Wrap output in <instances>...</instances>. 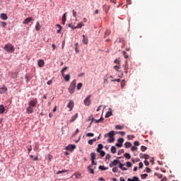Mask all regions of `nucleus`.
Returning a JSON list of instances; mask_svg holds the SVG:
<instances>
[{"label":"nucleus","mask_w":181,"mask_h":181,"mask_svg":"<svg viewBox=\"0 0 181 181\" xmlns=\"http://www.w3.org/2000/svg\"><path fill=\"white\" fill-rule=\"evenodd\" d=\"M115 134V131H111L107 134H105L104 135L105 138L108 137L109 139H107V142L109 144H112V142H114L115 141V139L114 138V135Z\"/></svg>","instance_id":"f257e3e1"},{"label":"nucleus","mask_w":181,"mask_h":181,"mask_svg":"<svg viewBox=\"0 0 181 181\" xmlns=\"http://www.w3.org/2000/svg\"><path fill=\"white\" fill-rule=\"evenodd\" d=\"M4 49L5 52H7V53H13L15 52V48L13 47V45L12 44H6L4 47Z\"/></svg>","instance_id":"f03ea898"},{"label":"nucleus","mask_w":181,"mask_h":181,"mask_svg":"<svg viewBox=\"0 0 181 181\" xmlns=\"http://www.w3.org/2000/svg\"><path fill=\"white\" fill-rule=\"evenodd\" d=\"M76 79H74L70 84L69 88V91L71 94H73L74 93V90H76Z\"/></svg>","instance_id":"7ed1b4c3"},{"label":"nucleus","mask_w":181,"mask_h":181,"mask_svg":"<svg viewBox=\"0 0 181 181\" xmlns=\"http://www.w3.org/2000/svg\"><path fill=\"white\" fill-rule=\"evenodd\" d=\"M29 107H34L37 105V99H33L28 103Z\"/></svg>","instance_id":"20e7f679"},{"label":"nucleus","mask_w":181,"mask_h":181,"mask_svg":"<svg viewBox=\"0 0 181 181\" xmlns=\"http://www.w3.org/2000/svg\"><path fill=\"white\" fill-rule=\"evenodd\" d=\"M119 163H121L119 160H114L112 161L109 166L110 168H114V166H117V165H119Z\"/></svg>","instance_id":"39448f33"},{"label":"nucleus","mask_w":181,"mask_h":181,"mask_svg":"<svg viewBox=\"0 0 181 181\" xmlns=\"http://www.w3.org/2000/svg\"><path fill=\"white\" fill-rule=\"evenodd\" d=\"M90 98H91V95H89L86 98V99L83 100V104L88 106L91 103V100H90Z\"/></svg>","instance_id":"423d86ee"},{"label":"nucleus","mask_w":181,"mask_h":181,"mask_svg":"<svg viewBox=\"0 0 181 181\" xmlns=\"http://www.w3.org/2000/svg\"><path fill=\"white\" fill-rule=\"evenodd\" d=\"M66 151H69L70 152H73L74 149H76V145L69 144L68 146L66 147Z\"/></svg>","instance_id":"0eeeda50"},{"label":"nucleus","mask_w":181,"mask_h":181,"mask_svg":"<svg viewBox=\"0 0 181 181\" xmlns=\"http://www.w3.org/2000/svg\"><path fill=\"white\" fill-rule=\"evenodd\" d=\"M32 21H33V18H32V17H28V18H25V19L23 21V25H28V24L30 23V22H32Z\"/></svg>","instance_id":"6e6552de"},{"label":"nucleus","mask_w":181,"mask_h":181,"mask_svg":"<svg viewBox=\"0 0 181 181\" xmlns=\"http://www.w3.org/2000/svg\"><path fill=\"white\" fill-rule=\"evenodd\" d=\"M117 142L115 145L118 147V148H121L122 146V144H124V139L122 138H119L117 140Z\"/></svg>","instance_id":"1a4fd4ad"},{"label":"nucleus","mask_w":181,"mask_h":181,"mask_svg":"<svg viewBox=\"0 0 181 181\" xmlns=\"http://www.w3.org/2000/svg\"><path fill=\"white\" fill-rule=\"evenodd\" d=\"M73 107H74V102L73 100H70L67 105V107L69 108V111H73Z\"/></svg>","instance_id":"9d476101"},{"label":"nucleus","mask_w":181,"mask_h":181,"mask_svg":"<svg viewBox=\"0 0 181 181\" xmlns=\"http://www.w3.org/2000/svg\"><path fill=\"white\" fill-rule=\"evenodd\" d=\"M8 91V88L4 86V87L0 88V94H5Z\"/></svg>","instance_id":"9b49d317"},{"label":"nucleus","mask_w":181,"mask_h":181,"mask_svg":"<svg viewBox=\"0 0 181 181\" xmlns=\"http://www.w3.org/2000/svg\"><path fill=\"white\" fill-rule=\"evenodd\" d=\"M9 76L11 78H18V73L16 72H10Z\"/></svg>","instance_id":"f8f14e48"},{"label":"nucleus","mask_w":181,"mask_h":181,"mask_svg":"<svg viewBox=\"0 0 181 181\" xmlns=\"http://www.w3.org/2000/svg\"><path fill=\"white\" fill-rule=\"evenodd\" d=\"M78 117V114L76 113L75 115H74L71 117L69 122H74V121H76V119H77Z\"/></svg>","instance_id":"ddd939ff"},{"label":"nucleus","mask_w":181,"mask_h":181,"mask_svg":"<svg viewBox=\"0 0 181 181\" xmlns=\"http://www.w3.org/2000/svg\"><path fill=\"white\" fill-rule=\"evenodd\" d=\"M82 42L83 43H84V45H88V37H87V36L83 35Z\"/></svg>","instance_id":"4468645a"},{"label":"nucleus","mask_w":181,"mask_h":181,"mask_svg":"<svg viewBox=\"0 0 181 181\" xmlns=\"http://www.w3.org/2000/svg\"><path fill=\"white\" fill-rule=\"evenodd\" d=\"M26 112H27V114H32V113H33V107H32L30 106L27 107Z\"/></svg>","instance_id":"2eb2a0df"},{"label":"nucleus","mask_w":181,"mask_h":181,"mask_svg":"<svg viewBox=\"0 0 181 181\" xmlns=\"http://www.w3.org/2000/svg\"><path fill=\"white\" fill-rule=\"evenodd\" d=\"M62 77L64 78L65 81H70V75L69 74L65 75L64 74H62Z\"/></svg>","instance_id":"dca6fc26"},{"label":"nucleus","mask_w":181,"mask_h":181,"mask_svg":"<svg viewBox=\"0 0 181 181\" xmlns=\"http://www.w3.org/2000/svg\"><path fill=\"white\" fill-rule=\"evenodd\" d=\"M141 159H149V155L148 154H140Z\"/></svg>","instance_id":"f3484780"},{"label":"nucleus","mask_w":181,"mask_h":181,"mask_svg":"<svg viewBox=\"0 0 181 181\" xmlns=\"http://www.w3.org/2000/svg\"><path fill=\"white\" fill-rule=\"evenodd\" d=\"M103 11H105V12L106 13H107L108 11H110V6H108V5H107V4H105V5L103 6Z\"/></svg>","instance_id":"a211bd4d"},{"label":"nucleus","mask_w":181,"mask_h":181,"mask_svg":"<svg viewBox=\"0 0 181 181\" xmlns=\"http://www.w3.org/2000/svg\"><path fill=\"white\" fill-rule=\"evenodd\" d=\"M0 18L3 20V21H6L8 19V16L5 13H1L0 14Z\"/></svg>","instance_id":"6ab92c4d"},{"label":"nucleus","mask_w":181,"mask_h":181,"mask_svg":"<svg viewBox=\"0 0 181 181\" xmlns=\"http://www.w3.org/2000/svg\"><path fill=\"white\" fill-rule=\"evenodd\" d=\"M38 66L39 67H43L45 66V61L43 59L38 60Z\"/></svg>","instance_id":"aec40b11"},{"label":"nucleus","mask_w":181,"mask_h":181,"mask_svg":"<svg viewBox=\"0 0 181 181\" xmlns=\"http://www.w3.org/2000/svg\"><path fill=\"white\" fill-rule=\"evenodd\" d=\"M111 35V30H106L104 35V38L107 37V36H110Z\"/></svg>","instance_id":"412c9836"},{"label":"nucleus","mask_w":181,"mask_h":181,"mask_svg":"<svg viewBox=\"0 0 181 181\" xmlns=\"http://www.w3.org/2000/svg\"><path fill=\"white\" fill-rule=\"evenodd\" d=\"M5 112V107L4 105H0V114H4Z\"/></svg>","instance_id":"4be33fe9"},{"label":"nucleus","mask_w":181,"mask_h":181,"mask_svg":"<svg viewBox=\"0 0 181 181\" xmlns=\"http://www.w3.org/2000/svg\"><path fill=\"white\" fill-rule=\"evenodd\" d=\"M40 29V23H39V21H37L35 25V30L38 31Z\"/></svg>","instance_id":"5701e85b"},{"label":"nucleus","mask_w":181,"mask_h":181,"mask_svg":"<svg viewBox=\"0 0 181 181\" xmlns=\"http://www.w3.org/2000/svg\"><path fill=\"white\" fill-rule=\"evenodd\" d=\"M103 144H100L98 145V148H96L97 152H100L101 149H103Z\"/></svg>","instance_id":"b1692460"},{"label":"nucleus","mask_w":181,"mask_h":181,"mask_svg":"<svg viewBox=\"0 0 181 181\" xmlns=\"http://www.w3.org/2000/svg\"><path fill=\"white\" fill-rule=\"evenodd\" d=\"M125 164H122V163H119V168L122 170H127V168L125 167Z\"/></svg>","instance_id":"393cba45"},{"label":"nucleus","mask_w":181,"mask_h":181,"mask_svg":"<svg viewBox=\"0 0 181 181\" xmlns=\"http://www.w3.org/2000/svg\"><path fill=\"white\" fill-rule=\"evenodd\" d=\"M154 175L157 176V177H158V179H162L163 177V175L158 173H155Z\"/></svg>","instance_id":"a878e982"},{"label":"nucleus","mask_w":181,"mask_h":181,"mask_svg":"<svg viewBox=\"0 0 181 181\" xmlns=\"http://www.w3.org/2000/svg\"><path fill=\"white\" fill-rule=\"evenodd\" d=\"M111 115H112V112L111 111L107 112V113L105 114V118H110Z\"/></svg>","instance_id":"bb28decb"},{"label":"nucleus","mask_w":181,"mask_h":181,"mask_svg":"<svg viewBox=\"0 0 181 181\" xmlns=\"http://www.w3.org/2000/svg\"><path fill=\"white\" fill-rule=\"evenodd\" d=\"M110 151H111L112 153H115V152H117V148L115 146H112L111 147Z\"/></svg>","instance_id":"cd10ccee"},{"label":"nucleus","mask_w":181,"mask_h":181,"mask_svg":"<svg viewBox=\"0 0 181 181\" xmlns=\"http://www.w3.org/2000/svg\"><path fill=\"white\" fill-rule=\"evenodd\" d=\"M83 26H84V25H83L81 23H78L77 26L74 27V29L81 28Z\"/></svg>","instance_id":"c85d7f7f"},{"label":"nucleus","mask_w":181,"mask_h":181,"mask_svg":"<svg viewBox=\"0 0 181 181\" xmlns=\"http://www.w3.org/2000/svg\"><path fill=\"white\" fill-rule=\"evenodd\" d=\"M74 177H75V179H78V177H80L81 175L79 173H76L74 174Z\"/></svg>","instance_id":"c756f323"},{"label":"nucleus","mask_w":181,"mask_h":181,"mask_svg":"<svg viewBox=\"0 0 181 181\" xmlns=\"http://www.w3.org/2000/svg\"><path fill=\"white\" fill-rule=\"evenodd\" d=\"M95 141H97L96 139L88 140V144H89V145H93V143L95 142Z\"/></svg>","instance_id":"7c9ffc66"},{"label":"nucleus","mask_w":181,"mask_h":181,"mask_svg":"<svg viewBox=\"0 0 181 181\" xmlns=\"http://www.w3.org/2000/svg\"><path fill=\"white\" fill-rule=\"evenodd\" d=\"M88 170L90 171V173L94 174V169L91 168V165L88 167Z\"/></svg>","instance_id":"2f4dec72"},{"label":"nucleus","mask_w":181,"mask_h":181,"mask_svg":"<svg viewBox=\"0 0 181 181\" xmlns=\"http://www.w3.org/2000/svg\"><path fill=\"white\" fill-rule=\"evenodd\" d=\"M81 87H83V83H78L77 84L76 88H77V90H81Z\"/></svg>","instance_id":"473e14b6"},{"label":"nucleus","mask_w":181,"mask_h":181,"mask_svg":"<svg viewBox=\"0 0 181 181\" xmlns=\"http://www.w3.org/2000/svg\"><path fill=\"white\" fill-rule=\"evenodd\" d=\"M124 156L126 159H131V155L128 153H124Z\"/></svg>","instance_id":"72a5a7b5"},{"label":"nucleus","mask_w":181,"mask_h":181,"mask_svg":"<svg viewBox=\"0 0 181 181\" xmlns=\"http://www.w3.org/2000/svg\"><path fill=\"white\" fill-rule=\"evenodd\" d=\"M124 129V126H121L119 124H117L115 126V129Z\"/></svg>","instance_id":"f704fd0d"},{"label":"nucleus","mask_w":181,"mask_h":181,"mask_svg":"<svg viewBox=\"0 0 181 181\" xmlns=\"http://www.w3.org/2000/svg\"><path fill=\"white\" fill-rule=\"evenodd\" d=\"M113 69L115 70H116V71H118V70H119V69H121V66L119 65H115L113 66Z\"/></svg>","instance_id":"c9c22d12"},{"label":"nucleus","mask_w":181,"mask_h":181,"mask_svg":"<svg viewBox=\"0 0 181 181\" xmlns=\"http://www.w3.org/2000/svg\"><path fill=\"white\" fill-rule=\"evenodd\" d=\"M131 143L130 142H126L125 144H124V146H125V148H131Z\"/></svg>","instance_id":"e433bc0d"},{"label":"nucleus","mask_w":181,"mask_h":181,"mask_svg":"<svg viewBox=\"0 0 181 181\" xmlns=\"http://www.w3.org/2000/svg\"><path fill=\"white\" fill-rule=\"evenodd\" d=\"M79 132H80V130H78V129H77L76 130V132H75L74 134H72V137L74 138V136H75L76 135H77Z\"/></svg>","instance_id":"4c0bfd02"},{"label":"nucleus","mask_w":181,"mask_h":181,"mask_svg":"<svg viewBox=\"0 0 181 181\" xmlns=\"http://www.w3.org/2000/svg\"><path fill=\"white\" fill-rule=\"evenodd\" d=\"M146 149H148V148H147L146 146H141V151L142 152H145V151H146Z\"/></svg>","instance_id":"58836bf2"},{"label":"nucleus","mask_w":181,"mask_h":181,"mask_svg":"<svg viewBox=\"0 0 181 181\" xmlns=\"http://www.w3.org/2000/svg\"><path fill=\"white\" fill-rule=\"evenodd\" d=\"M66 172H67V170H59L58 172H57V175H60V173H66Z\"/></svg>","instance_id":"ea45409f"},{"label":"nucleus","mask_w":181,"mask_h":181,"mask_svg":"<svg viewBox=\"0 0 181 181\" xmlns=\"http://www.w3.org/2000/svg\"><path fill=\"white\" fill-rule=\"evenodd\" d=\"M148 177V174H141V179H146Z\"/></svg>","instance_id":"a19ab883"},{"label":"nucleus","mask_w":181,"mask_h":181,"mask_svg":"<svg viewBox=\"0 0 181 181\" xmlns=\"http://www.w3.org/2000/svg\"><path fill=\"white\" fill-rule=\"evenodd\" d=\"M114 63H115V64L119 65L120 63H121V61H120L119 59H115Z\"/></svg>","instance_id":"79ce46f5"},{"label":"nucleus","mask_w":181,"mask_h":181,"mask_svg":"<svg viewBox=\"0 0 181 181\" xmlns=\"http://www.w3.org/2000/svg\"><path fill=\"white\" fill-rule=\"evenodd\" d=\"M100 156H105V152L104 151H98Z\"/></svg>","instance_id":"37998d69"},{"label":"nucleus","mask_w":181,"mask_h":181,"mask_svg":"<svg viewBox=\"0 0 181 181\" xmlns=\"http://www.w3.org/2000/svg\"><path fill=\"white\" fill-rule=\"evenodd\" d=\"M112 170L114 173H117L118 172V167H114Z\"/></svg>","instance_id":"c03bdc74"},{"label":"nucleus","mask_w":181,"mask_h":181,"mask_svg":"<svg viewBox=\"0 0 181 181\" xmlns=\"http://www.w3.org/2000/svg\"><path fill=\"white\" fill-rule=\"evenodd\" d=\"M138 148L135 146H132L131 148V151H132L133 152H135V151H137Z\"/></svg>","instance_id":"a18cd8bd"},{"label":"nucleus","mask_w":181,"mask_h":181,"mask_svg":"<svg viewBox=\"0 0 181 181\" xmlns=\"http://www.w3.org/2000/svg\"><path fill=\"white\" fill-rule=\"evenodd\" d=\"M126 166L127 168H131V166H132V164L129 161H127L126 163Z\"/></svg>","instance_id":"49530a36"},{"label":"nucleus","mask_w":181,"mask_h":181,"mask_svg":"<svg viewBox=\"0 0 181 181\" xmlns=\"http://www.w3.org/2000/svg\"><path fill=\"white\" fill-rule=\"evenodd\" d=\"M123 55L124 57V59H128L129 56H128V54L127 53V52L124 51Z\"/></svg>","instance_id":"de8ad7c7"},{"label":"nucleus","mask_w":181,"mask_h":181,"mask_svg":"<svg viewBox=\"0 0 181 181\" xmlns=\"http://www.w3.org/2000/svg\"><path fill=\"white\" fill-rule=\"evenodd\" d=\"M67 69H69V67H67V66H65L64 68H63L61 71L62 74H64V71H66V70H67Z\"/></svg>","instance_id":"09e8293b"},{"label":"nucleus","mask_w":181,"mask_h":181,"mask_svg":"<svg viewBox=\"0 0 181 181\" xmlns=\"http://www.w3.org/2000/svg\"><path fill=\"white\" fill-rule=\"evenodd\" d=\"M72 13H73L74 18H77V12H76L74 10H73Z\"/></svg>","instance_id":"8fccbe9b"},{"label":"nucleus","mask_w":181,"mask_h":181,"mask_svg":"<svg viewBox=\"0 0 181 181\" xmlns=\"http://www.w3.org/2000/svg\"><path fill=\"white\" fill-rule=\"evenodd\" d=\"M91 159H95V153H90Z\"/></svg>","instance_id":"3c124183"},{"label":"nucleus","mask_w":181,"mask_h":181,"mask_svg":"<svg viewBox=\"0 0 181 181\" xmlns=\"http://www.w3.org/2000/svg\"><path fill=\"white\" fill-rule=\"evenodd\" d=\"M127 138H128L129 139H134V138H135V136H134V135H132V134L128 135V136H127Z\"/></svg>","instance_id":"603ef678"},{"label":"nucleus","mask_w":181,"mask_h":181,"mask_svg":"<svg viewBox=\"0 0 181 181\" xmlns=\"http://www.w3.org/2000/svg\"><path fill=\"white\" fill-rule=\"evenodd\" d=\"M146 172L147 173H151V172H152V170L151 169V168H146Z\"/></svg>","instance_id":"864d4df0"},{"label":"nucleus","mask_w":181,"mask_h":181,"mask_svg":"<svg viewBox=\"0 0 181 181\" xmlns=\"http://www.w3.org/2000/svg\"><path fill=\"white\" fill-rule=\"evenodd\" d=\"M27 149H28V152H30V151H32V145H28L27 146Z\"/></svg>","instance_id":"5fc2aeb1"},{"label":"nucleus","mask_w":181,"mask_h":181,"mask_svg":"<svg viewBox=\"0 0 181 181\" xmlns=\"http://www.w3.org/2000/svg\"><path fill=\"white\" fill-rule=\"evenodd\" d=\"M134 146H139V141H136L134 142Z\"/></svg>","instance_id":"6e6d98bb"},{"label":"nucleus","mask_w":181,"mask_h":181,"mask_svg":"<svg viewBox=\"0 0 181 181\" xmlns=\"http://www.w3.org/2000/svg\"><path fill=\"white\" fill-rule=\"evenodd\" d=\"M139 168L140 169H142V168H144V163H143L142 162L139 163Z\"/></svg>","instance_id":"4d7b16f0"},{"label":"nucleus","mask_w":181,"mask_h":181,"mask_svg":"<svg viewBox=\"0 0 181 181\" xmlns=\"http://www.w3.org/2000/svg\"><path fill=\"white\" fill-rule=\"evenodd\" d=\"M124 86H125V81H124V80H122V81H121V87L123 88Z\"/></svg>","instance_id":"13d9d810"},{"label":"nucleus","mask_w":181,"mask_h":181,"mask_svg":"<svg viewBox=\"0 0 181 181\" xmlns=\"http://www.w3.org/2000/svg\"><path fill=\"white\" fill-rule=\"evenodd\" d=\"M99 169H100V170H105V167H104V165H100L99 166Z\"/></svg>","instance_id":"bf43d9fd"},{"label":"nucleus","mask_w":181,"mask_h":181,"mask_svg":"<svg viewBox=\"0 0 181 181\" xmlns=\"http://www.w3.org/2000/svg\"><path fill=\"white\" fill-rule=\"evenodd\" d=\"M86 136H94V134L93 133H88L86 134Z\"/></svg>","instance_id":"052dcab7"},{"label":"nucleus","mask_w":181,"mask_h":181,"mask_svg":"<svg viewBox=\"0 0 181 181\" xmlns=\"http://www.w3.org/2000/svg\"><path fill=\"white\" fill-rule=\"evenodd\" d=\"M66 15H67V13H65L62 16V21H66Z\"/></svg>","instance_id":"680f3d73"},{"label":"nucleus","mask_w":181,"mask_h":181,"mask_svg":"<svg viewBox=\"0 0 181 181\" xmlns=\"http://www.w3.org/2000/svg\"><path fill=\"white\" fill-rule=\"evenodd\" d=\"M104 119L103 117H100L99 119L95 120V122H100V121H103Z\"/></svg>","instance_id":"e2e57ef3"},{"label":"nucleus","mask_w":181,"mask_h":181,"mask_svg":"<svg viewBox=\"0 0 181 181\" xmlns=\"http://www.w3.org/2000/svg\"><path fill=\"white\" fill-rule=\"evenodd\" d=\"M105 159H111V156L110 154H107Z\"/></svg>","instance_id":"0e129e2a"},{"label":"nucleus","mask_w":181,"mask_h":181,"mask_svg":"<svg viewBox=\"0 0 181 181\" xmlns=\"http://www.w3.org/2000/svg\"><path fill=\"white\" fill-rule=\"evenodd\" d=\"M119 134L120 135H122V136H124V135H125V132H119Z\"/></svg>","instance_id":"69168bd1"},{"label":"nucleus","mask_w":181,"mask_h":181,"mask_svg":"<svg viewBox=\"0 0 181 181\" xmlns=\"http://www.w3.org/2000/svg\"><path fill=\"white\" fill-rule=\"evenodd\" d=\"M138 177H133V181H138Z\"/></svg>","instance_id":"338daca9"},{"label":"nucleus","mask_w":181,"mask_h":181,"mask_svg":"<svg viewBox=\"0 0 181 181\" xmlns=\"http://www.w3.org/2000/svg\"><path fill=\"white\" fill-rule=\"evenodd\" d=\"M160 181H168V178H166V177H165L162 178Z\"/></svg>","instance_id":"774afa93"}]
</instances>
